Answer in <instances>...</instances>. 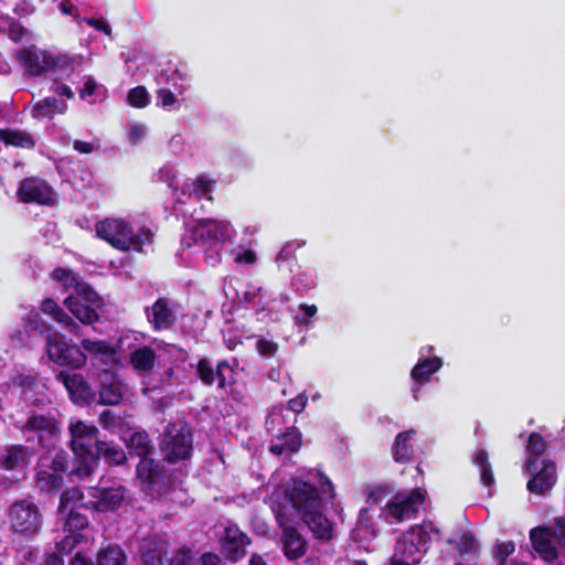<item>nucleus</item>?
<instances>
[{"label": "nucleus", "instance_id": "69168bd1", "mask_svg": "<svg viewBox=\"0 0 565 565\" xmlns=\"http://www.w3.org/2000/svg\"><path fill=\"white\" fill-rule=\"evenodd\" d=\"M70 565H96L94 561L83 552H76Z\"/></svg>", "mask_w": 565, "mask_h": 565}, {"label": "nucleus", "instance_id": "c9c22d12", "mask_svg": "<svg viewBox=\"0 0 565 565\" xmlns=\"http://www.w3.org/2000/svg\"><path fill=\"white\" fill-rule=\"evenodd\" d=\"M26 447L22 445H11L6 449L4 455L0 460L2 469L11 471L18 468L25 461Z\"/></svg>", "mask_w": 565, "mask_h": 565}, {"label": "nucleus", "instance_id": "9d476101", "mask_svg": "<svg viewBox=\"0 0 565 565\" xmlns=\"http://www.w3.org/2000/svg\"><path fill=\"white\" fill-rule=\"evenodd\" d=\"M45 350L49 359L55 364L72 371L83 369L87 363V355L82 345L68 343L60 333H50L46 337Z\"/></svg>", "mask_w": 565, "mask_h": 565}, {"label": "nucleus", "instance_id": "9b49d317", "mask_svg": "<svg viewBox=\"0 0 565 565\" xmlns=\"http://www.w3.org/2000/svg\"><path fill=\"white\" fill-rule=\"evenodd\" d=\"M128 494V489L117 480H100L97 487L89 490L94 501L89 504L98 512H115L119 510Z\"/></svg>", "mask_w": 565, "mask_h": 565}, {"label": "nucleus", "instance_id": "f8f14e48", "mask_svg": "<svg viewBox=\"0 0 565 565\" xmlns=\"http://www.w3.org/2000/svg\"><path fill=\"white\" fill-rule=\"evenodd\" d=\"M425 497L420 489H412L407 492H397L383 508L386 520L391 519L396 523L414 516L419 505L424 504Z\"/></svg>", "mask_w": 565, "mask_h": 565}, {"label": "nucleus", "instance_id": "c756f323", "mask_svg": "<svg viewBox=\"0 0 565 565\" xmlns=\"http://www.w3.org/2000/svg\"><path fill=\"white\" fill-rule=\"evenodd\" d=\"M443 366V360L438 356L419 359L415 366L412 369V379L423 385L430 381L433 374L439 371Z\"/></svg>", "mask_w": 565, "mask_h": 565}, {"label": "nucleus", "instance_id": "6e6552de", "mask_svg": "<svg viewBox=\"0 0 565 565\" xmlns=\"http://www.w3.org/2000/svg\"><path fill=\"white\" fill-rule=\"evenodd\" d=\"M63 305L83 324L92 326L100 320L104 298L92 287L82 288L77 295H68Z\"/></svg>", "mask_w": 565, "mask_h": 565}, {"label": "nucleus", "instance_id": "a19ab883", "mask_svg": "<svg viewBox=\"0 0 565 565\" xmlns=\"http://www.w3.org/2000/svg\"><path fill=\"white\" fill-rule=\"evenodd\" d=\"M316 286V280L310 271H298L291 278V287L292 289L299 294L303 295L311 290Z\"/></svg>", "mask_w": 565, "mask_h": 565}, {"label": "nucleus", "instance_id": "f3484780", "mask_svg": "<svg viewBox=\"0 0 565 565\" xmlns=\"http://www.w3.org/2000/svg\"><path fill=\"white\" fill-rule=\"evenodd\" d=\"M145 313L148 322L156 332L170 330L177 322V311L167 297H159L150 307H146Z\"/></svg>", "mask_w": 565, "mask_h": 565}, {"label": "nucleus", "instance_id": "393cba45", "mask_svg": "<svg viewBox=\"0 0 565 565\" xmlns=\"http://www.w3.org/2000/svg\"><path fill=\"white\" fill-rule=\"evenodd\" d=\"M226 226L222 222L206 220L192 231V237L196 244L220 245L225 241Z\"/></svg>", "mask_w": 565, "mask_h": 565}, {"label": "nucleus", "instance_id": "49530a36", "mask_svg": "<svg viewBox=\"0 0 565 565\" xmlns=\"http://www.w3.org/2000/svg\"><path fill=\"white\" fill-rule=\"evenodd\" d=\"M1 17H6L4 20L8 22V38L14 43H20L26 34V28L22 25L19 20L11 18L9 14H2Z\"/></svg>", "mask_w": 565, "mask_h": 565}, {"label": "nucleus", "instance_id": "79ce46f5", "mask_svg": "<svg viewBox=\"0 0 565 565\" xmlns=\"http://www.w3.org/2000/svg\"><path fill=\"white\" fill-rule=\"evenodd\" d=\"M142 565H163L162 551L156 544H145L140 548Z\"/></svg>", "mask_w": 565, "mask_h": 565}, {"label": "nucleus", "instance_id": "6ab92c4d", "mask_svg": "<svg viewBox=\"0 0 565 565\" xmlns=\"http://www.w3.org/2000/svg\"><path fill=\"white\" fill-rule=\"evenodd\" d=\"M17 195L23 203H39L49 205L53 202V190L49 183L40 178H25L21 181Z\"/></svg>", "mask_w": 565, "mask_h": 565}, {"label": "nucleus", "instance_id": "bf43d9fd", "mask_svg": "<svg viewBox=\"0 0 565 565\" xmlns=\"http://www.w3.org/2000/svg\"><path fill=\"white\" fill-rule=\"evenodd\" d=\"M459 552L463 554H469L475 552L476 548V540L472 535V533H463L460 537L459 542Z\"/></svg>", "mask_w": 565, "mask_h": 565}, {"label": "nucleus", "instance_id": "58836bf2", "mask_svg": "<svg viewBox=\"0 0 565 565\" xmlns=\"http://www.w3.org/2000/svg\"><path fill=\"white\" fill-rule=\"evenodd\" d=\"M88 518L77 509H71L64 522V531L71 534H81L79 532L88 526Z\"/></svg>", "mask_w": 565, "mask_h": 565}, {"label": "nucleus", "instance_id": "b1692460", "mask_svg": "<svg viewBox=\"0 0 565 565\" xmlns=\"http://www.w3.org/2000/svg\"><path fill=\"white\" fill-rule=\"evenodd\" d=\"M552 539L553 527L551 526H536L530 531L532 547L548 563L554 562L558 557L557 548L552 545Z\"/></svg>", "mask_w": 565, "mask_h": 565}, {"label": "nucleus", "instance_id": "5701e85b", "mask_svg": "<svg viewBox=\"0 0 565 565\" xmlns=\"http://www.w3.org/2000/svg\"><path fill=\"white\" fill-rule=\"evenodd\" d=\"M300 519L308 526L315 540L324 544L333 539V525L324 514V509L306 513Z\"/></svg>", "mask_w": 565, "mask_h": 565}, {"label": "nucleus", "instance_id": "72a5a7b5", "mask_svg": "<svg viewBox=\"0 0 565 565\" xmlns=\"http://www.w3.org/2000/svg\"><path fill=\"white\" fill-rule=\"evenodd\" d=\"M0 141L7 147L32 149L35 146L33 136L24 130L1 128Z\"/></svg>", "mask_w": 565, "mask_h": 565}, {"label": "nucleus", "instance_id": "dca6fc26", "mask_svg": "<svg viewBox=\"0 0 565 565\" xmlns=\"http://www.w3.org/2000/svg\"><path fill=\"white\" fill-rule=\"evenodd\" d=\"M55 379L63 384L73 403L84 405L90 404L95 399V391L83 374L61 370L56 373Z\"/></svg>", "mask_w": 565, "mask_h": 565}, {"label": "nucleus", "instance_id": "c85d7f7f", "mask_svg": "<svg viewBox=\"0 0 565 565\" xmlns=\"http://www.w3.org/2000/svg\"><path fill=\"white\" fill-rule=\"evenodd\" d=\"M127 448L131 456H136L139 460L151 458L154 454V447L151 444L149 435L145 430L134 431L126 441Z\"/></svg>", "mask_w": 565, "mask_h": 565}, {"label": "nucleus", "instance_id": "0eeeda50", "mask_svg": "<svg viewBox=\"0 0 565 565\" xmlns=\"http://www.w3.org/2000/svg\"><path fill=\"white\" fill-rule=\"evenodd\" d=\"M8 518L11 533L25 540L36 536L44 524L39 505L30 498L14 501L9 508Z\"/></svg>", "mask_w": 565, "mask_h": 565}, {"label": "nucleus", "instance_id": "6e6d98bb", "mask_svg": "<svg viewBox=\"0 0 565 565\" xmlns=\"http://www.w3.org/2000/svg\"><path fill=\"white\" fill-rule=\"evenodd\" d=\"M515 551V544L512 541L503 542L497 545L495 556L499 558L501 565H503L507 558L512 555Z\"/></svg>", "mask_w": 565, "mask_h": 565}, {"label": "nucleus", "instance_id": "3c124183", "mask_svg": "<svg viewBox=\"0 0 565 565\" xmlns=\"http://www.w3.org/2000/svg\"><path fill=\"white\" fill-rule=\"evenodd\" d=\"M256 350L259 354L271 358L276 355L278 351V344L271 340L262 338L256 342Z\"/></svg>", "mask_w": 565, "mask_h": 565}, {"label": "nucleus", "instance_id": "09e8293b", "mask_svg": "<svg viewBox=\"0 0 565 565\" xmlns=\"http://www.w3.org/2000/svg\"><path fill=\"white\" fill-rule=\"evenodd\" d=\"M83 534L68 533L63 540L56 543V548L61 554H68L75 548L83 540Z\"/></svg>", "mask_w": 565, "mask_h": 565}, {"label": "nucleus", "instance_id": "603ef678", "mask_svg": "<svg viewBox=\"0 0 565 565\" xmlns=\"http://www.w3.org/2000/svg\"><path fill=\"white\" fill-rule=\"evenodd\" d=\"M157 97V106H160L162 108L171 107L177 103V98L174 94L169 88H159L156 92Z\"/></svg>", "mask_w": 565, "mask_h": 565}, {"label": "nucleus", "instance_id": "bb28decb", "mask_svg": "<svg viewBox=\"0 0 565 565\" xmlns=\"http://www.w3.org/2000/svg\"><path fill=\"white\" fill-rule=\"evenodd\" d=\"M81 345L82 350L88 353L95 361H99L104 364H109L116 361V351L106 340L84 339L82 340Z\"/></svg>", "mask_w": 565, "mask_h": 565}, {"label": "nucleus", "instance_id": "8fccbe9b", "mask_svg": "<svg viewBox=\"0 0 565 565\" xmlns=\"http://www.w3.org/2000/svg\"><path fill=\"white\" fill-rule=\"evenodd\" d=\"M12 383L23 391H32L38 384V377L30 373H20L12 379Z\"/></svg>", "mask_w": 565, "mask_h": 565}, {"label": "nucleus", "instance_id": "0e129e2a", "mask_svg": "<svg viewBox=\"0 0 565 565\" xmlns=\"http://www.w3.org/2000/svg\"><path fill=\"white\" fill-rule=\"evenodd\" d=\"M96 88H97V83L96 81L93 78V77H89L83 88L79 90V97L82 99H86L87 97H90L95 94L96 92Z\"/></svg>", "mask_w": 565, "mask_h": 565}, {"label": "nucleus", "instance_id": "412c9836", "mask_svg": "<svg viewBox=\"0 0 565 565\" xmlns=\"http://www.w3.org/2000/svg\"><path fill=\"white\" fill-rule=\"evenodd\" d=\"M282 527L280 542L282 552L287 559L297 561L306 555L308 542L306 537L292 525L282 526L281 520H278Z\"/></svg>", "mask_w": 565, "mask_h": 565}, {"label": "nucleus", "instance_id": "37998d69", "mask_svg": "<svg viewBox=\"0 0 565 565\" xmlns=\"http://www.w3.org/2000/svg\"><path fill=\"white\" fill-rule=\"evenodd\" d=\"M127 102L136 108H145L150 104V96L145 86H136L128 92Z\"/></svg>", "mask_w": 565, "mask_h": 565}, {"label": "nucleus", "instance_id": "4c0bfd02", "mask_svg": "<svg viewBox=\"0 0 565 565\" xmlns=\"http://www.w3.org/2000/svg\"><path fill=\"white\" fill-rule=\"evenodd\" d=\"M473 463L480 469V480L487 486L491 487L494 484V475L492 470V466L489 462V455L486 449H479L475 454Z\"/></svg>", "mask_w": 565, "mask_h": 565}, {"label": "nucleus", "instance_id": "680f3d73", "mask_svg": "<svg viewBox=\"0 0 565 565\" xmlns=\"http://www.w3.org/2000/svg\"><path fill=\"white\" fill-rule=\"evenodd\" d=\"M196 189L202 195H209L213 190L214 181L200 177L195 181Z\"/></svg>", "mask_w": 565, "mask_h": 565}, {"label": "nucleus", "instance_id": "de8ad7c7", "mask_svg": "<svg viewBox=\"0 0 565 565\" xmlns=\"http://www.w3.org/2000/svg\"><path fill=\"white\" fill-rule=\"evenodd\" d=\"M392 493L390 486L379 484L367 491L366 502L369 504H380Z\"/></svg>", "mask_w": 565, "mask_h": 565}, {"label": "nucleus", "instance_id": "ea45409f", "mask_svg": "<svg viewBox=\"0 0 565 565\" xmlns=\"http://www.w3.org/2000/svg\"><path fill=\"white\" fill-rule=\"evenodd\" d=\"M214 373V383L216 382L217 387L223 390L227 385H231L233 381L234 371L227 360H221L217 362Z\"/></svg>", "mask_w": 565, "mask_h": 565}, {"label": "nucleus", "instance_id": "864d4df0", "mask_svg": "<svg viewBox=\"0 0 565 565\" xmlns=\"http://www.w3.org/2000/svg\"><path fill=\"white\" fill-rule=\"evenodd\" d=\"M299 309L301 315L296 318L297 322L301 326H309L311 318H313L318 312L317 306L301 303L299 305Z\"/></svg>", "mask_w": 565, "mask_h": 565}, {"label": "nucleus", "instance_id": "7c9ffc66", "mask_svg": "<svg viewBox=\"0 0 565 565\" xmlns=\"http://www.w3.org/2000/svg\"><path fill=\"white\" fill-rule=\"evenodd\" d=\"M414 429H408L397 434L395 443L392 448V455L396 462L406 463L412 459L413 446L411 440L415 436Z\"/></svg>", "mask_w": 565, "mask_h": 565}, {"label": "nucleus", "instance_id": "2eb2a0df", "mask_svg": "<svg viewBox=\"0 0 565 565\" xmlns=\"http://www.w3.org/2000/svg\"><path fill=\"white\" fill-rule=\"evenodd\" d=\"M22 433H34L41 448L50 449L60 433L58 422L52 415L31 414L22 425H15Z\"/></svg>", "mask_w": 565, "mask_h": 565}, {"label": "nucleus", "instance_id": "20e7f679", "mask_svg": "<svg viewBox=\"0 0 565 565\" xmlns=\"http://www.w3.org/2000/svg\"><path fill=\"white\" fill-rule=\"evenodd\" d=\"M70 431L72 435L71 448L74 454L72 461L71 473L79 478H85L92 475V449L95 443L99 441L98 429L94 425H87L78 420L71 425Z\"/></svg>", "mask_w": 565, "mask_h": 565}, {"label": "nucleus", "instance_id": "aec40b11", "mask_svg": "<svg viewBox=\"0 0 565 565\" xmlns=\"http://www.w3.org/2000/svg\"><path fill=\"white\" fill-rule=\"evenodd\" d=\"M92 457L94 458L90 467L92 472L100 459L111 467L124 466L128 462L125 450L113 440L99 439L98 443H95V447L92 449Z\"/></svg>", "mask_w": 565, "mask_h": 565}, {"label": "nucleus", "instance_id": "13d9d810", "mask_svg": "<svg viewBox=\"0 0 565 565\" xmlns=\"http://www.w3.org/2000/svg\"><path fill=\"white\" fill-rule=\"evenodd\" d=\"M168 565H194L190 551H178L168 562Z\"/></svg>", "mask_w": 565, "mask_h": 565}, {"label": "nucleus", "instance_id": "4be33fe9", "mask_svg": "<svg viewBox=\"0 0 565 565\" xmlns=\"http://www.w3.org/2000/svg\"><path fill=\"white\" fill-rule=\"evenodd\" d=\"M556 480V465L553 460L546 459L542 461L541 469L534 472L527 481L526 488L531 493L545 495L554 487Z\"/></svg>", "mask_w": 565, "mask_h": 565}, {"label": "nucleus", "instance_id": "e433bc0d", "mask_svg": "<svg viewBox=\"0 0 565 565\" xmlns=\"http://www.w3.org/2000/svg\"><path fill=\"white\" fill-rule=\"evenodd\" d=\"M126 559L124 550L116 544H108L97 554V565H125Z\"/></svg>", "mask_w": 565, "mask_h": 565}, {"label": "nucleus", "instance_id": "a878e982", "mask_svg": "<svg viewBox=\"0 0 565 565\" xmlns=\"http://www.w3.org/2000/svg\"><path fill=\"white\" fill-rule=\"evenodd\" d=\"M41 310L45 315L51 316L57 323H60L71 333L77 337L82 334V328L79 324L72 317H70L53 298H45L41 302Z\"/></svg>", "mask_w": 565, "mask_h": 565}, {"label": "nucleus", "instance_id": "c03bdc74", "mask_svg": "<svg viewBox=\"0 0 565 565\" xmlns=\"http://www.w3.org/2000/svg\"><path fill=\"white\" fill-rule=\"evenodd\" d=\"M288 452H297L301 445V434L296 428L287 429L279 438Z\"/></svg>", "mask_w": 565, "mask_h": 565}, {"label": "nucleus", "instance_id": "7ed1b4c3", "mask_svg": "<svg viewBox=\"0 0 565 565\" xmlns=\"http://www.w3.org/2000/svg\"><path fill=\"white\" fill-rule=\"evenodd\" d=\"M136 479L140 491L152 501L166 499L182 483L161 461L152 457L139 460Z\"/></svg>", "mask_w": 565, "mask_h": 565}, {"label": "nucleus", "instance_id": "423d86ee", "mask_svg": "<svg viewBox=\"0 0 565 565\" xmlns=\"http://www.w3.org/2000/svg\"><path fill=\"white\" fill-rule=\"evenodd\" d=\"M68 455L58 450L54 456L42 455L35 466L34 486L41 493H56L64 483L63 473H71Z\"/></svg>", "mask_w": 565, "mask_h": 565}, {"label": "nucleus", "instance_id": "f257e3e1", "mask_svg": "<svg viewBox=\"0 0 565 565\" xmlns=\"http://www.w3.org/2000/svg\"><path fill=\"white\" fill-rule=\"evenodd\" d=\"M96 237L120 252H142L143 245L152 242L153 233L141 226L138 232L124 218L105 217L95 224Z\"/></svg>", "mask_w": 565, "mask_h": 565}, {"label": "nucleus", "instance_id": "ddd939ff", "mask_svg": "<svg viewBox=\"0 0 565 565\" xmlns=\"http://www.w3.org/2000/svg\"><path fill=\"white\" fill-rule=\"evenodd\" d=\"M220 553L230 563H237L247 554L252 539L235 523H228L218 540Z\"/></svg>", "mask_w": 565, "mask_h": 565}, {"label": "nucleus", "instance_id": "f704fd0d", "mask_svg": "<svg viewBox=\"0 0 565 565\" xmlns=\"http://www.w3.org/2000/svg\"><path fill=\"white\" fill-rule=\"evenodd\" d=\"M546 440L541 434L533 431L529 435L526 451L530 456L526 458L525 466L530 472L536 468L537 458L546 451Z\"/></svg>", "mask_w": 565, "mask_h": 565}, {"label": "nucleus", "instance_id": "2f4dec72", "mask_svg": "<svg viewBox=\"0 0 565 565\" xmlns=\"http://www.w3.org/2000/svg\"><path fill=\"white\" fill-rule=\"evenodd\" d=\"M67 110L65 102L56 97L40 99L32 108V117L35 119L53 118L55 114H64Z\"/></svg>", "mask_w": 565, "mask_h": 565}, {"label": "nucleus", "instance_id": "774afa93", "mask_svg": "<svg viewBox=\"0 0 565 565\" xmlns=\"http://www.w3.org/2000/svg\"><path fill=\"white\" fill-rule=\"evenodd\" d=\"M202 565H223L218 555L213 553H204L202 555Z\"/></svg>", "mask_w": 565, "mask_h": 565}, {"label": "nucleus", "instance_id": "5fc2aeb1", "mask_svg": "<svg viewBox=\"0 0 565 565\" xmlns=\"http://www.w3.org/2000/svg\"><path fill=\"white\" fill-rule=\"evenodd\" d=\"M553 537L557 541L559 547L565 553V518L559 516L555 519L553 527Z\"/></svg>", "mask_w": 565, "mask_h": 565}, {"label": "nucleus", "instance_id": "cd10ccee", "mask_svg": "<svg viewBox=\"0 0 565 565\" xmlns=\"http://www.w3.org/2000/svg\"><path fill=\"white\" fill-rule=\"evenodd\" d=\"M51 277L57 284H60L65 291L73 289V295H77L82 292V288L90 286L81 277L78 273H75L72 269L65 267H56L51 273Z\"/></svg>", "mask_w": 565, "mask_h": 565}, {"label": "nucleus", "instance_id": "4d7b16f0", "mask_svg": "<svg viewBox=\"0 0 565 565\" xmlns=\"http://www.w3.org/2000/svg\"><path fill=\"white\" fill-rule=\"evenodd\" d=\"M308 403V397L305 393H300L297 396L290 398L287 403V407L295 414L303 412Z\"/></svg>", "mask_w": 565, "mask_h": 565}, {"label": "nucleus", "instance_id": "a211bd4d", "mask_svg": "<svg viewBox=\"0 0 565 565\" xmlns=\"http://www.w3.org/2000/svg\"><path fill=\"white\" fill-rule=\"evenodd\" d=\"M99 379V404L107 405V406H117L119 405L124 395L127 391L126 385L121 382L119 376L110 371V370H103L98 374Z\"/></svg>", "mask_w": 565, "mask_h": 565}, {"label": "nucleus", "instance_id": "4468645a", "mask_svg": "<svg viewBox=\"0 0 565 565\" xmlns=\"http://www.w3.org/2000/svg\"><path fill=\"white\" fill-rule=\"evenodd\" d=\"M429 534L424 526H415L405 532L397 541L395 553L397 557L405 559L409 564H417L420 562L422 556L427 552Z\"/></svg>", "mask_w": 565, "mask_h": 565}, {"label": "nucleus", "instance_id": "e2e57ef3", "mask_svg": "<svg viewBox=\"0 0 565 565\" xmlns=\"http://www.w3.org/2000/svg\"><path fill=\"white\" fill-rule=\"evenodd\" d=\"M295 258V250L292 244H286L280 252L278 253L276 257V262L278 264H282L285 262H289L290 259Z\"/></svg>", "mask_w": 565, "mask_h": 565}, {"label": "nucleus", "instance_id": "473e14b6", "mask_svg": "<svg viewBox=\"0 0 565 565\" xmlns=\"http://www.w3.org/2000/svg\"><path fill=\"white\" fill-rule=\"evenodd\" d=\"M157 359L156 351L149 345L139 347L130 353V364L140 373L150 372L154 367Z\"/></svg>", "mask_w": 565, "mask_h": 565}, {"label": "nucleus", "instance_id": "a18cd8bd", "mask_svg": "<svg viewBox=\"0 0 565 565\" xmlns=\"http://www.w3.org/2000/svg\"><path fill=\"white\" fill-rule=\"evenodd\" d=\"M214 367L212 366L209 359L203 358L200 359L196 363L195 372L196 377L206 386H212L214 384Z\"/></svg>", "mask_w": 565, "mask_h": 565}, {"label": "nucleus", "instance_id": "1a4fd4ad", "mask_svg": "<svg viewBox=\"0 0 565 565\" xmlns=\"http://www.w3.org/2000/svg\"><path fill=\"white\" fill-rule=\"evenodd\" d=\"M17 58L23 66L25 74L32 77L41 76L50 71L66 67L70 57L61 54L55 55L49 51L41 50L35 45L23 46L17 53Z\"/></svg>", "mask_w": 565, "mask_h": 565}, {"label": "nucleus", "instance_id": "052dcab7", "mask_svg": "<svg viewBox=\"0 0 565 565\" xmlns=\"http://www.w3.org/2000/svg\"><path fill=\"white\" fill-rule=\"evenodd\" d=\"M369 514H370V509L369 508L360 509L359 516H358V525L361 529H365V530H372L373 529V521H372V519H371V516Z\"/></svg>", "mask_w": 565, "mask_h": 565}, {"label": "nucleus", "instance_id": "39448f33", "mask_svg": "<svg viewBox=\"0 0 565 565\" xmlns=\"http://www.w3.org/2000/svg\"><path fill=\"white\" fill-rule=\"evenodd\" d=\"M159 449L164 462L189 460L193 454V434L188 423L169 422L160 436Z\"/></svg>", "mask_w": 565, "mask_h": 565}, {"label": "nucleus", "instance_id": "338daca9", "mask_svg": "<svg viewBox=\"0 0 565 565\" xmlns=\"http://www.w3.org/2000/svg\"><path fill=\"white\" fill-rule=\"evenodd\" d=\"M73 149L79 153L88 154V153L93 152L94 146L92 142H88V141L74 140Z\"/></svg>", "mask_w": 565, "mask_h": 565}, {"label": "nucleus", "instance_id": "f03ea898", "mask_svg": "<svg viewBox=\"0 0 565 565\" xmlns=\"http://www.w3.org/2000/svg\"><path fill=\"white\" fill-rule=\"evenodd\" d=\"M319 484V489L310 481L294 479L292 484L286 490V498L297 514L302 516L318 509H324L322 494L332 500L335 498L334 486L330 478L321 471L310 473Z\"/></svg>", "mask_w": 565, "mask_h": 565}]
</instances>
